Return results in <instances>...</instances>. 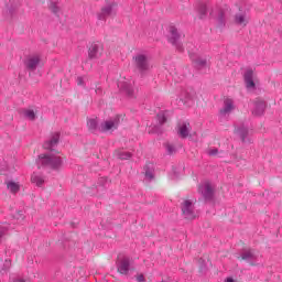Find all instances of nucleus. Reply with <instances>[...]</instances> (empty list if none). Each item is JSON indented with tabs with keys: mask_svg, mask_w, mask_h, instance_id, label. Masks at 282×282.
Segmentation results:
<instances>
[{
	"mask_svg": "<svg viewBox=\"0 0 282 282\" xmlns=\"http://www.w3.org/2000/svg\"><path fill=\"white\" fill-rule=\"evenodd\" d=\"M37 164L46 169H52L53 171H58L63 166V159L52 153L40 154Z\"/></svg>",
	"mask_w": 282,
	"mask_h": 282,
	"instance_id": "1",
	"label": "nucleus"
},
{
	"mask_svg": "<svg viewBox=\"0 0 282 282\" xmlns=\"http://www.w3.org/2000/svg\"><path fill=\"white\" fill-rule=\"evenodd\" d=\"M132 63L135 69H138V72L141 74H144V72H149L151 69V56L147 52L137 53L132 57Z\"/></svg>",
	"mask_w": 282,
	"mask_h": 282,
	"instance_id": "2",
	"label": "nucleus"
},
{
	"mask_svg": "<svg viewBox=\"0 0 282 282\" xmlns=\"http://www.w3.org/2000/svg\"><path fill=\"white\" fill-rule=\"evenodd\" d=\"M182 215L185 219L193 221V219H197L199 217V213L195 209V200L192 199H183L181 203Z\"/></svg>",
	"mask_w": 282,
	"mask_h": 282,
	"instance_id": "3",
	"label": "nucleus"
},
{
	"mask_svg": "<svg viewBox=\"0 0 282 282\" xmlns=\"http://www.w3.org/2000/svg\"><path fill=\"white\" fill-rule=\"evenodd\" d=\"M119 126L120 116H115L101 122L99 126V131H101L102 133H113V131H116Z\"/></svg>",
	"mask_w": 282,
	"mask_h": 282,
	"instance_id": "4",
	"label": "nucleus"
},
{
	"mask_svg": "<svg viewBox=\"0 0 282 282\" xmlns=\"http://www.w3.org/2000/svg\"><path fill=\"white\" fill-rule=\"evenodd\" d=\"M24 65L26 69L30 72H36V67L40 65H43V59L41 58V54L39 53H33L26 56L24 61Z\"/></svg>",
	"mask_w": 282,
	"mask_h": 282,
	"instance_id": "5",
	"label": "nucleus"
},
{
	"mask_svg": "<svg viewBox=\"0 0 282 282\" xmlns=\"http://www.w3.org/2000/svg\"><path fill=\"white\" fill-rule=\"evenodd\" d=\"M198 193H200L204 199H213V195H215V187L210 182L205 181L198 186Z\"/></svg>",
	"mask_w": 282,
	"mask_h": 282,
	"instance_id": "6",
	"label": "nucleus"
},
{
	"mask_svg": "<svg viewBox=\"0 0 282 282\" xmlns=\"http://www.w3.org/2000/svg\"><path fill=\"white\" fill-rule=\"evenodd\" d=\"M235 109H237V106H235V99L226 97L223 101V107L219 110V113L223 118H226L227 116H230Z\"/></svg>",
	"mask_w": 282,
	"mask_h": 282,
	"instance_id": "7",
	"label": "nucleus"
},
{
	"mask_svg": "<svg viewBox=\"0 0 282 282\" xmlns=\"http://www.w3.org/2000/svg\"><path fill=\"white\" fill-rule=\"evenodd\" d=\"M209 14L213 19L218 21V28H224V25H226V12H224L223 9L217 6L213 7Z\"/></svg>",
	"mask_w": 282,
	"mask_h": 282,
	"instance_id": "8",
	"label": "nucleus"
},
{
	"mask_svg": "<svg viewBox=\"0 0 282 282\" xmlns=\"http://www.w3.org/2000/svg\"><path fill=\"white\" fill-rule=\"evenodd\" d=\"M169 32L171 34L170 43H172V45H175L178 52H184V46L182 45V42H180V32H177V28L170 26Z\"/></svg>",
	"mask_w": 282,
	"mask_h": 282,
	"instance_id": "9",
	"label": "nucleus"
},
{
	"mask_svg": "<svg viewBox=\"0 0 282 282\" xmlns=\"http://www.w3.org/2000/svg\"><path fill=\"white\" fill-rule=\"evenodd\" d=\"M235 23L241 28H246V25L250 23V15L248 14V11L243 9V7H239V13L235 15Z\"/></svg>",
	"mask_w": 282,
	"mask_h": 282,
	"instance_id": "10",
	"label": "nucleus"
},
{
	"mask_svg": "<svg viewBox=\"0 0 282 282\" xmlns=\"http://www.w3.org/2000/svg\"><path fill=\"white\" fill-rule=\"evenodd\" d=\"M131 260L128 257L118 258L117 270L120 274H129Z\"/></svg>",
	"mask_w": 282,
	"mask_h": 282,
	"instance_id": "11",
	"label": "nucleus"
},
{
	"mask_svg": "<svg viewBox=\"0 0 282 282\" xmlns=\"http://www.w3.org/2000/svg\"><path fill=\"white\" fill-rule=\"evenodd\" d=\"M236 133L241 138V141L245 143H252V130H248L246 126H240L236 129Z\"/></svg>",
	"mask_w": 282,
	"mask_h": 282,
	"instance_id": "12",
	"label": "nucleus"
},
{
	"mask_svg": "<svg viewBox=\"0 0 282 282\" xmlns=\"http://www.w3.org/2000/svg\"><path fill=\"white\" fill-rule=\"evenodd\" d=\"M113 8H116L115 2H108L106 6H104L98 13L99 21H106L108 17H111V14L113 13Z\"/></svg>",
	"mask_w": 282,
	"mask_h": 282,
	"instance_id": "13",
	"label": "nucleus"
},
{
	"mask_svg": "<svg viewBox=\"0 0 282 282\" xmlns=\"http://www.w3.org/2000/svg\"><path fill=\"white\" fill-rule=\"evenodd\" d=\"M118 88L120 89L121 94H126V96H133V84L131 82L123 79L118 82Z\"/></svg>",
	"mask_w": 282,
	"mask_h": 282,
	"instance_id": "14",
	"label": "nucleus"
},
{
	"mask_svg": "<svg viewBox=\"0 0 282 282\" xmlns=\"http://www.w3.org/2000/svg\"><path fill=\"white\" fill-rule=\"evenodd\" d=\"M58 140H61V132L52 133L51 138L44 142V149H46V151H53L54 147L58 144Z\"/></svg>",
	"mask_w": 282,
	"mask_h": 282,
	"instance_id": "15",
	"label": "nucleus"
},
{
	"mask_svg": "<svg viewBox=\"0 0 282 282\" xmlns=\"http://www.w3.org/2000/svg\"><path fill=\"white\" fill-rule=\"evenodd\" d=\"M245 83H246V87L247 89H256L257 84L254 83L256 78H254V70L252 69H247L245 72Z\"/></svg>",
	"mask_w": 282,
	"mask_h": 282,
	"instance_id": "16",
	"label": "nucleus"
},
{
	"mask_svg": "<svg viewBox=\"0 0 282 282\" xmlns=\"http://www.w3.org/2000/svg\"><path fill=\"white\" fill-rule=\"evenodd\" d=\"M257 253L252 249H245L241 252V259L248 261V263H251V265H254L257 263Z\"/></svg>",
	"mask_w": 282,
	"mask_h": 282,
	"instance_id": "17",
	"label": "nucleus"
},
{
	"mask_svg": "<svg viewBox=\"0 0 282 282\" xmlns=\"http://www.w3.org/2000/svg\"><path fill=\"white\" fill-rule=\"evenodd\" d=\"M267 104L263 99H257L254 101L252 113L253 116H263L265 113Z\"/></svg>",
	"mask_w": 282,
	"mask_h": 282,
	"instance_id": "18",
	"label": "nucleus"
},
{
	"mask_svg": "<svg viewBox=\"0 0 282 282\" xmlns=\"http://www.w3.org/2000/svg\"><path fill=\"white\" fill-rule=\"evenodd\" d=\"M89 58H100L102 56V46L98 44H93L88 50Z\"/></svg>",
	"mask_w": 282,
	"mask_h": 282,
	"instance_id": "19",
	"label": "nucleus"
},
{
	"mask_svg": "<svg viewBox=\"0 0 282 282\" xmlns=\"http://www.w3.org/2000/svg\"><path fill=\"white\" fill-rule=\"evenodd\" d=\"M191 59L198 69H204V67L208 65V59L206 57L192 55Z\"/></svg>",
	"mask_w": 282,
	"mask_h": 282,
	"instance_id": "20",
	"label": "nucleus"
},
{
	"mask_svg": "<svg viewBox=\"0 0 282 282\" xmlns=\"http://www.w3.org/2000/svg\"><path fill=\"white\" fill-rule=\"evenodd\" d=\"M191 133V123L182 122L178 124V135L180 138H188Z\"/></svg>",
	"mask_w": 282,
	"mask_h": 282,
	"instance_id": "21",
	"label": "nucleus"
},
{
	"mask_svg": "<svg viewBox=\"0 0 282 282\" xmlns=\"http://www.w3.org/2000/svg\"><path fill=\"white\" fill-rule=\"evenodd\" d=\"M6 186L8 191L12 193V195H17V193L21 191V184H19V182L6 181Z\"/></svg>",
	"mask_w": 282,
	"mask_h": 282,
	"instance_id": "22",
	"label": "nucleus"
},
{
	"mask_svg": "<svg viewBox=\"0 0 282 282\" xmlns=\"http://www.w3.org/2000/svg\"><path fill=\"white\" fill-rule=\"evenodd\" d=\"M22 116L26 120H31V121L36 120V112L30 108L22 109Z\"/></svg>",
	"mask_w": 282,
	"mask_h": 282,
	"instance_id": "23",
	"label": "nucleus"
},
{
	"mask_svg": "<svg viewBox=\"0 0 282 282\" xmlns=\"http://www.w3.org/2000/svg\"><path fill=\"white\" fill-rule=\"evenodd\" d=\"M31 182L33 184H36V186H43L45 184V178H43V175L33 173L31 176Z\"/></svg>",
	"mask_w": 282,
	"mask_h": 282,
	"instance_id": "24",
	"label": "nucleus"
},
{
	"mask_svg": "<svg viewBox=\"0 0 282 282\" xmlns=\"http://www.w3.org/2000/svg\"><path fill=\"white\" fill-rule=\"evenodd\" d=\"M76 83L78 87H83L84 89H87V83H89V77L88 76H78L76 78Z\"/></svg>",
	"mask_w": 282,
	"mask_h": 282,
	"instance_id": "25",
	"label": "nucleus"
},
{
	"mask_svg": "<svg viewBox=\"0 0 282 282\" xmlns=\"http://www.w3.org/2000/svg\"><path fill=\"white\" fill-rule=\"evenodd\" d=\"M198 17H199V19H206V17H208V6L199 4Z\"/></svg>",
	"mask_w": 282,
	"mask_h": 282,
	"instance_id": "26",
	"label": "nucleus"
},
{
	"mask_svg": "<svg viewBox=\"0 0 282 282\" xmlns=\"http://www.w3.org/2000/svg\"><path fill=\"white\" fill-rule=\"evenodd\" d=\"M87 126L89 131H98L100 127H98V119H88Z\"/></svg>",
	"mask_w": 282,
	"mask_h": 282,
	"instance_id": "27",
	"label": "nucleus"
},
{
	"mask_svg": "<svg viewBox=\"0 0 282 282\" xmlns=\"http://www.w3.org/2000/svg\"><path fill=\"white\" fill-rule=\"evenodd\" d=\"M117 158H119V160H130L131 158V153L127 152L124 150H118L116 152Z\"/></svg>",
	"mask_w": 282,
	"mask_h": 282,
	"instance_id": "28",
	"label": "nucleus"
},
{
	"mask_svg": "<svg viewBox=\"0 0 282 282\" xmlns=\"http://www.w3.org/2000/svg\"><path fill=\"white\" fill-rule=\"evenodd\" d=\"M8 230H9V225L8 224H2L0 225V241L3 239V237H6L8 235Z\"/></svg>",
	"mask_w": 282,
	"mask_h": 282,
	"instance_id": "29",
	"label": "nucleus"
},
{
	"mask_svg": "<svg viewBox=\"0 0 282 282\" xmlns=\"http://www.w3.org/2000/svg\"><path fill=\"white\" fill-rule=\"evenodd\" d=\"M51 12H53V14H58L61 12V8L58 7V4L56 2H51L48 6Z\"/></svg>",
	"mask_w": 282,
	"mask_h": 282,
	"instance_id": "30",
	"label": "nucleus"
},
{
	"mask_svg": "<svg viewBox=\"0 0 282 282\" xmlns=\"http://www.w3.org/2000/svg\"><path fill=\"white\" fill-rule=\"evenodd\" d=\"M165 150L167 151L169 155H173V153L177 152V149L175 148V145L171 143L165 144Z\"/></svg>",
	"mask_w": 282,
	"mask_h": 282,
	"instance_id": "31",
	"label": "nucleus"
},
{
	"mask_svg": "<svg viewBox=\"0 0 282 282\" xmlns=\"http://www.w3.org/2000/svg\"><path fill=\"white\" fill-rule=\"evenodd\" d=\"M144 171H145V177L148 180H153V170L149 169V165L144 166Z\"/></svg>",
	"mask_w": 282,
	"mask_h": 282,
	"instance_id": "32",
	"label": "nucleus"
},
{
	"mask_svg": "<svg viewBox=\"0 0 282 282\" xmlns=\"http://www.w3.org/2000/svg\"><path fill=\"white\" fill-rule=\"evenodd\" d=\"M158 120H159L160 124H164V122H166V112H159Z\"/></svg>",
	"mask_w": 282,
	"mask_h": 282,
	"instance_id": "33",
	"label": "nucleus"
},
{
	"mask_svg": "<svg viewBox=\"0 0 282 282\" xmlns=\"http://www.w3.org/2000/svg\"><path fill=\"white\" fill-rule=\"evenodd\" d=\"M193 98H195V93H185V102L193 100Z\"/></svg>",
	"mask_w": 282,
	"mask_h": 282,
	"instance_id": "34",
	"label": "nucleus"
},
{
	"mask_svg": "<svg viewBox=\"0 0 282 282\" xmlns=\"http://www.w3.org/2000/svg\"><path fill=\"white\" fill-rule=\"evenodd\" d=\"M99 184H101V186H107V184H109V178L107 177H100L99 178Z\"/></svg>",
	"mask_w": 282,
	"mask_h": 282,
	"instance_id": "35",
	"label": "nucleus"
},
{
	"mask_svg": "<svg viewBox=\"0 0 282 282\" xmlns=\"http://www.w3.org/2000/svg\"><path fill=\"white\" fill-rule=\"evenodd\" d=\"M11 265H12V262L10 260H6V262H4L6 270H10Z\"/></svg>",
	"mask_w": 282,
	"mask_h": 282,
	"instance_id": "36",
	"label": "nucleus"
},
{
	"mask_svg": "<svg viewBox=\"0 0 282 282\" xmlns=\"http://www.w3.org/2000/svg\"><path fill=\"white\" fill-rule=\"evenodd\" d=\"M137 281H138V282H144V281H145L144 275H143V274H139V275L137 276Z\"/></svg>",
	"mask_w": 282,
	"mask_h": 282,
	"instance_id": "37",
	"label": "nucleus"
},
{
	"mask_svg": "<svg viewBox=\"0 0 282 282\" xmlns=\"http://www.w3.org/2000/svg\"><path fill=\"white\" fill-rule=\"evenodd\" d=\"M217 149H209L208 150V155H215L217 153Z\"/></svg>",
	"mask_w": 282,
	"mask_h": 282,
	"instance_id": "38",
	"label": "nucleus"
},
{
	"mask_svg": "<svg viewBox=\"0 0 282 282\" xmlns=\"http://www.w3.org/2000/svg\"><path fill=\"white\" fill-rule=\"evenodd\" d=\"M6 254L7 257H12V251H10L9 249H6Z\"/></svg>",
	"mask_w": 282,
	"mask_h": 282,
	"instance_id": "39",
	"label": "nucleus"
},
{
	"mask_svg": "<svg viewBox=\"0 0 282 282\" xmlns=\"http://www.w3.org/2000/svg\"><path fill=\"white\" fill-rule=\"evenodd\" d=\"M96 94H102V88H100V87H98V88H96Z\"/></svg>",
	"mask_w": 282,
	"mask_h": 282,
	"instance_id": "40",
	"label": "nucleus"
},
{
	"mask_svg": "<svg viewBox=\"0 0 282 282\" xmlns=\"http://www.w3.org/2000/svg\"><path fill=\"white\" fill-rule=\"evenodd\" d=\"M225 282H235V280L232 278H227Z\"/></svg>",
	"mask_w": 282,
	"mask_h": 282,
	"instance_id": "41",
	"label": "nucleus"
},
{
	"mask_svg": "<svg viewBox=\"0 0 282 282\" xmlns=\"http://www.w3.org/2000/svg\"><path fill=\"white\" fill-rule=\"evenodd\" d=\"M14 282H25V281H23V280H21V279H18V280H15Z\"/></svg>",
	"mask_w": 282,
	"mask_h": 282,
	"instance_id": "42",
	"label": "nucleus"
},
{
	"mask_svg": "<svg viewBox=\"0 0 282 282\" xmlns=\"http://www.w3.org/2000/svg\"><path fill=\"white\" fill-rule=\"evenodd\" d=\"M20 217H21L22 219H25V216H23V214H21Z\"/></svg>",
	"mask_w": 282,
	"mask_h": 282,
	"instance_id": "43",
	"label": "nucleus"
}]
</instances>
